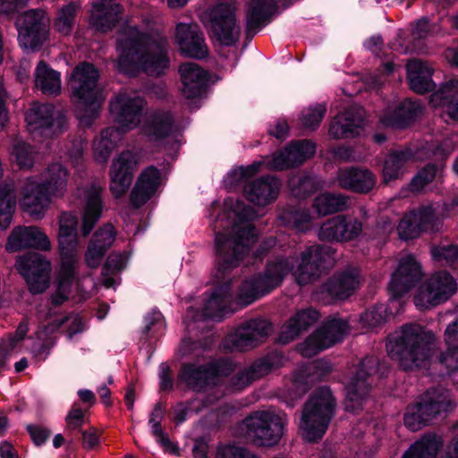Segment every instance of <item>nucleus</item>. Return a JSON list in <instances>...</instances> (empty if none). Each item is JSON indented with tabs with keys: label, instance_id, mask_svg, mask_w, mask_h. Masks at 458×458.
<instances>
[{
	"label": "nucleus",
	"instance_id": "nucleus-1",
	"mask_svg": "<svg viewBox=\"0 0 458 458\" xmlns=\"http://www.w3.org/2000/svg\"><path fill=\"white\" fill-rule=\"evenodd\" d=\"M145 102L134 91H121L110 102L109 110L116 127L103 130L92 142L94 158L106 163L122 135L140 125L150 140H159L175 131L172 115L166 111H152L142 116Z\"/></svg>",
	"mask_w": 458,
	"mask_h": 458
},
{
	"label": "nucleus",
	"instance_id": "nucleus-2",
	"mask_svg": "<svg viewBox=\"0 0 458 458\" xmlns=\"http://www.w3.org/2000/svg\"><path fill=\"white\" fill-rule=\"evenodd\" d=\"M332 259L329 248L312 245L301 253V261L295 269L292 259L277 258L270 260L262 276L242 282L237 294V301L242 306L251 304L279 286L290 272L299 284H308L315 281L325 267L331 265Z\"/></svg>",
	"mask_w": 458,
	"mask_h": 458
},
{
	"label": "nucleus",
	"instance_id": "nucleus-3",
	"mask_svg": "<svg viewBox=\"0 0 458 458\" xmlns=\"http://www.w3.org/2000/svg\"><path fill=\"white\" fill-rule=\"evenodd\" d=\"M166 47V38L159 29L147 30L126 26L117 38V68L130 76L140 70L149 75H159L169 64Z\"/></svg>",
	"mask_w": 458,
	"mask_h": 458
},
{
	"label": "nucleus",
	"instance_id": "nucleus-4",
	"mask_svg": "<svg viewBox=\"0 0 458 458\" xmlns=\"http://www.w3.org/2000/svg\"><path fill=\"white\" fill-rule=\"evenodd\" d=\"M68 171L60 163H54L38 175L29 176L21 186L20 205L34 219H41L51 201V197L64 194Z\"/></svg>",
	"mask_w": 458,
	"mask_h": 458
},
{
	"label": "nucleus",
	"instance_id": "nucleus-5",
	"mask_svg": "<svg viewBox=\"0 0 458 458\" xmlns=\"http://www.w3.org/2000/svg\"><path fill=\"white\" fill-rule=\"evenodd\" d=\"M434 344L431 332L418 324H406L388 336L386 350L404 370H411L426 366Z\"/></svg>",
	"mask_w": 458,
	"mask_h": 458
},
{
	"label": "nucleus",
	"instance_id": "nucleus-6",
	"mask_svg": "<svg viewBox=\"0 0 458 458\" xmlns=\"http://www.w3.org/2000/svg\"><path fill=\"white\" fill-rule=\"evenodd\" d=\"M77 217L72 213H62L59 219L58 243L61 267L57 277V288L52 296V304L61 305L69 297L74 286H78L76 267L79 260Z\"/></svg>",
	"mask_w": 458,
	"mask_h": 458
},
{
	"label": "nucleus",
	"instance_id": "nucleus-7",
	"mask_svg": "<svg viewBox=\"0 0 458 458\" xmlns=\"http://www.w3.org/2000/svg\"><path fill=\"white\" fill-rule=\"evenodd\" d=\"M99 73L89 63L79 64L69 77L72 100L81 125L89 127L98 116L104 97L98 88Z\"/></svg>",
	"mask_w": 458,
	"mask_h": 458
},
{
	"label": "nucleus",
	"instance_id": "nucleus-8",
	"mask_svg": "<svg viewBox=\"0 0 458 458\" xmlns=\"http://www.w3.org/2000/svg\"><path fill=\"white\" fill-rule=\"evenodd\" d=\"M335 401L327 387L316 390L305 403L300 421V432L308 442L323 437L334 417Z\"/></svg>",
	"mask_w": 458,
	"mask_h": 458
},
{
	"label": "nucleus",
	"instance_id": "nucleus-9",
	"mask_svg": "<svg viewBox=\"0 0 458 458\" xmlns=\"http://www.w3.org/2000/svg\"><path fill=\"white\" fill-rule=\"evenodd\" d=\"M454 403L450 393L441 387L427 390L418 402L410 404L403 416L404 425L411 431L426 427L437 415L451 411Z\"/></svg>",
	"mask_w": 458,
	"mask_h": 458
},
{
	"label": "nucleus",
	"instance_id": "nucleus-10",
	"mask_svg": "<svg viewBox=\"0 0 458 458\" xmlns=\"http://www.w3.org/2000/svg\"><path fill=\"white\" fill-rule=\"evenodd\" d=\"M233 231L235 233L233 236L224 233L216 235L217 267L221 273L236 267L256 242L255 228L250 224L234 225Z\"/></svg>",
	"mask_w": 458,
	"mask_h": 458
},
{
	"label": "nucleus",
	"instance_id": "nucleus-11",
	"mask_svg": "<svg viewBox=\"0 0 458 458\" xmlns=\"http://www.w3.org/2000/svg\"><path fill=\"white\" fill-rule=\"evenodd\" d=\"M231 370L232 363L228 360L203 366L187 363L182 366L178 377L189 388L196 392L208 391L209 396L220 393L221 377L227 376Z\"/></svg>",
	"mask_w": 458,
	"mask_h": 458
},
{
	"label": "nucleus",
	"instance_id": "nucleus-12",
	"mask_svg": "<svg viewBox=\"0 0 458 458\" xmlns=\"http://www.w3.org/2000/svg\"><path fill=\"white\" fill-rule=\"evenodd\" d=\"M315 152L316 146L311 141H295L284 150L275 153L271 157H266L260 162H255L246 167H240L239 173L242 177H250L259 171L263 165L269 170H284L301 165L311 157Z\"/></svg>",
	"mask_w": 458,
	"mask_h": 458
},
{
	"label": "nucleus",
	"instance_id": "nucleus-13",
	"mask_svg": "<svg viewBox=\"0 0 458 458\" xmlns=\"http://www.w3.org/2000/svg\"><path fill=\"white\" fill-rule=\"evenodd\" d=\"M286 415L275 410L259 411L242 422L248 437L261 445H273L278 442L284 433Z\"/></svg>",
	"mask_w": 458,
	"mask_h": 458
},
{
	"label": "nucleus",
	"instance_id": "nucleus-14",
	"mask_svg": "<svg viewBox=\"0 0 458 458\" xmlns=\"http://www.w3.org/2000/svg\"><path fill=\"white\" fill-rule=\"evenodd\" d=\"M234 13L233 4L222 3L207 11L202 17L205 26L222 45L232 46L240 37L241 29Z\"/></svg>",
	"mask_w": 458,
	"mask_h": 458
},
{
	"label": "nucleus",
	"instance_id": "nucleus-15",
	"mask_svg": "<svg viewBox=\"0 0 458 458\" xmlns=\"http://www.w3.org/2000/svg\"><path fill=\"white\" fill-rule=\"evenodd\" d=\"M50 19L42 9H31L21 14L15 26L18 39L24 49L35 50L47 39Z\"/></svg>",
	"mask_w": 458,
	"mask_h": 458
},
{
	"label": "nucleus",
	"instance_id": "nucleus-16",
	"mask_svg": "<svg viewBox=\"0 0 458 458\" xmlns=\"http://www.w3.org/2000/svg\"><path fill=\"white\" fill-rule=\"evenodd\" d=\"M349 333L350 327L346 320L335 318L328 319L300 344L299 352L303 357L314 356L342 341Z\"/></svg>",
	"mask_w": 458,
	"mask_h": 458
},
{
	"label": "nucleus",
	"instance_id": "nucleus-17",
	"mask_svg": "<svg viewBox=\"0 0 458 458\" xmlns=\"http://www.w3.org/2000/svg\"><path fill=\"white\" fill-rule=\"evenodd\" d=\"M457 290V284L447 272H437L423 284L414 297L420 310L428 309L448 300Z\"/></svg>",
	"mask_w": 458,
	"mask_h": 458
},
{
	"label": "nucleus",
	"instance_id": "nucleus-18",
	"mask_svg": "<svg viewBox=\"0 0 458 458\" xmlns=\"http://www.w3.org/2000/svg\"><path fill=\"white\" fill-rule=\"evenodd\" d=\"M378 364L377 357H366L355 369V375L345 383L347 411L354 412L361 408L369 391L368 378L376 373Z\"/></svg>",
	"mask_w": 458,
	"mask_h": 458
},
{
	"label": "nucleus",
	"instance_id": "nucleus-19",
	"mask_svg": "<svg viewBox=\"0 0 458 458\" xmlns=\"http://www.w3.org/2000/svg\"><path fill=\"white\" fill-rule=\"evenodd\" d=\"M25 120L31 134L44 137L62 132L65 124L64 114L48 104H34L27 112Z\"/></svg>",
	"mask_w": 458,
	"mask_h": 458
},
{
	"label": "nucleus",
	"instance_id": "nucleus-20",
	"mask_svg": "<svg viewBox=\"0 0 458 458\" xmlns=\"http://www.w3.org/2000/svg\"><path fill=\"white\" fill-rule=\"evenodd\" d=\"M15 267L26 279L32 293H40L48 287L51 264L41 254L32 252L19 256Z\"/></svg>",
	"mask_w": 458,
	"mask_h": 458
},
{
	"label": "nucleus",
	"instance_id": "nucleus-21",
	"mask_svg": "<svg viewBox=\"0 0 458 458\" xmlns=\"http://www.w3.org/2000/svg\"><path fill=\"white\" fill-rule=\"evenodd\" d=\"M284 362V357L278 352H273L264 358L256 360L250 366L231 377L229 388L231 391H240L249 386L252 382L281 368Z\"/></svg>",
	"mask_w": 458,
	"mask_h": 458
},
{
	"label": "nucleus",
	"instance_id": "nucleus-22",
	"mask_svg": "<svg viewBox=\"0 0 458 458\" xmlns=\"http://www.w3.org/2000/svg\"><path fill=\"white\" fill-rule=\"evenodd\" d=\"M139 164L135 153L125 150L117 155L110 166V191L114 198H120L130 188L133 174Z\"/></svg>",
	"mask_w": 458,
	"mask_h": 458
},
{
	"label": "nucleus",
	"instance_id": "nucleus-23",
	"mask_svg": "<svg viewBox=\"0 0 458 458\" xmlns=\"http://www.w3.org/2000/svg\"><path fill=\"white\" fill-rule=\"evenodd\" d=\"M362 232V223L352 216L338 215L324 222L318 236L321 241L346 242L355 240Z\"/></svg>",
	"mask_w": 458,
	"mask_h": 458
},
{
	"label": "nucleus",
	"instance_id": "nucleus-24",
	"mask_svg": "<svg viewBox=\"0 0 458 458\" xmlns=\"http://www.w3.org/2000/svg\"><path fill=\"white\" fill-rule=\"evenodd\" d=\"M421 276L420 264L414 256L406 254L402 257L389 283V291L392 293L391 301H394L409 292L420 280Z\"/></svg>",
	"mask_w": 458,
	"mask_h": 458
},
{
	"label": "nucleus",
	"instance_id": "nucleus-25",
	"mask_svg": "<svg viewBox=\"0 0 458 458\" xmlns=\"http://www.w3.org/2000/svg\"><path fill=\"white\" fill-rule=\"evenodd\" d=\"M270 329V324L267 320L253 319L245 326L238 327L233 334L227 337L226 341L232 351H245L261 342Z\"/></svg>",
	"mask_w": 458,
	"mask_h": 458
},
{
	"label": "nucleus",
	"instance_id": "nucleus-26",
	"mask_svg": "<svg viewBox=\"0 0 458 458\" xmlns=\"http://www.w3.org/2000/svg\"><path fill=\"white\" fill-rule=\"evenodd\" d=\"M48 250L51 243L47 234L37 226H17L10 233L5 250L16 252L23 249Z\"/></svg>",
	"mask_w": 458,
	"mask_h": 458
},
{
	"label": "nucleus",
	"instance_id": "nucleus-27",
	"mask_svg": "<svg viewBox=\"0 0 458 458\" xmlns=\"http://www.w3.org/2000/svg\"><path fill=\"white\" fill-rule=\"evenodd\" d=\"M435 210L431 206L422 207L405 215L397 227L403 240L417 238L424 231L434 230Z\"/></svg>",
	"mask_w": 458,
	"mask_h": 458
},
{
	"label": "nucleus",
	"instance_id": "nucleus-28",
	"mask_svg": "<svg viewBox=\"0 0 458 458\" xmlns=\"http://www.w3.org/2000/svg\"><path fill=\"white\" fill-rule=\"evenodd\" d=\"M175 39L180 50L187 56L203 58L208 54L203 34L196 23H178Z\"/></svg>",
	"mask_w": 458,
	"mask_h": 458
},
{
	"label": "nucleus",
	"instance_id": "nucleus-29",
	"mask_svg": "<svg viewBox=\"0 0 458 458\" xmlns=\"http://www.w3.org/2000/svg\"><path fill=\"white\" fill-rule=\"evenodd\" d=\"M331 369L332 368L329 362L320 360L310 362L296 370L289 379L292 385L289 395L292 400L300 398L308 390L313 381L321 379V377L329 373Z\"/></svg>",
	"mask_w": 458,
	"mask_h": 458
},
{
	"label": "nucleus",
	"instance_id": "nucleus-30",
	"mask_svg": "<svg viewBox=\"0 0 458 458\" xmlns=\"http://www.w3.org/2000/svg\"><path fill=\"white\" fill-rule=\"evenodd\" d=\"M232 295L228 284L218 286L210 294L206 301L201 313L193 314V309L187 310V317L194 320L202 318H209L216 321H220L229 313V304L231 303Z\"/></svg>",
	"mask_w": 458,
	"mask_h": 458
},
{
	"label": "nucleus",
	"instance_id": "nucleus-31",
	"mask_svg": "<svg viewBox=\"0 0 458 458\" xmlns=\"http://www.w3.org/2000/svg\"><path fill=\"white\" fill-rule=\"evenodd\" d=\"M458 140H445L441 146L437 147L433 152V158L439 162L438 165H428L418 172L410 183V189L412 191H420L424 187L432 182L437 174L444 168L442 161L445 160L454 149Z\"/></svg>",
	"mask_w": 458,
	"mask_h": 458
},
{
	"label": "nucleus",
	"instance_id": "nucleus-32",
	"mask_svg": "<svg viewBox=\"0 0 458 458\" xmlns=\"http://www.w3.org/2000/svg\"><path fill=\"white\" fill-rule=\"evenodd\" d=\"M364 110L357 106H352L343 114L336 115L329 127V135L335 139L354 137L363 125Z\"/></svg>",
	"mask_w": 458,
	"mask_h": 458
},
{
	"label": "nucleus",
	"instance_id": "nucleus-33",
	"mask_svg": "<svg viewBox=\"0 0 458 458\" xmlns=\"http://www.w3.org/2000/svg\"><path fill=\"white\" fill-rule=\"evenodd\" d=\"M103 190L104 188L99 184H91L83 190L84 208L81 231L84 236L89 234L101 216Z\"/></svg>",
	"mask_w": 458,
	"mask_h": 458
},
{
	"label": "nucleus",
	"instance_id": "nucleus-34",
	"mask_svg": "<svg viewBox=\"0 0 458 458\" xmlns=\"http://www.w3.org/2000/svg\"><path fill=\"white\" fill-rule=\"evenodd\" d=\"M434 108L442 109L440 115L445 119L458 121V80L454 79L441 85L430 96L429 100Z\"/></svg>",
	"mask_w": 458,
	"mask_h": 458
},
{
	"label": "nucleus",
	"instance_id": "nucleus-35",
	"mask_svg": "<svg viewBox=\"0 0 458 458\" xmlns=\"http://www.w3.org/2000/svg\"><path fill=\"white\" fill-rule=\"evenodd\" d=\"M161 184L160 171L150 165L144 169L137 179L131 192V202L135 208L144 205L157 191Z\"/></svg>",
	"mask_w": 458,
	"mask_h": 458
},
{
	"label": "nucleus",
	"instance_id": "nucleus-36",
	"mask_svg": "<svg viewBox=\"0 0 458 458\" xmlns=\"http://www.w3.org/2000/svg\"><path fill=\"white\" fill-rule=\"evenodd\" d=\"M116 232L111 224L99 227L93 234L85 254V260L89 267H98L106 250L114 242Z\"/></svg>",
	"mask_w": 458,
	"mask_h": 458
},
{
	"label": "nucleus",
	"instance_id": "nucleus-37",
	"mask_svg": "<svg viewBox=\"0 0 458 458\" xmlns=\"http://www.w3.org/2000/svg\"><path fill=\"white\" fill-rule=\"evenodd\" d=\"M182 94L185 98H199L208 81L207 72L195 63H185L179 68Z\"/></svg>",
	"mask_w": 458,
	"mask_h": 458
},
{
	"label": "nucleus",
	"instance_id": "nucleus-38",
	"mask_svg": "<svg viewBox=\"0 0 458 458\" xmlns=\"http://www.w3.org/2000/svg\"><path fill=\"white\" fill-rule=\"evenodd\" d=\"M338 185L345 190L367 193L376 183L375 175L367 169L344 168L340 169L336 175Z\"/></svg>",
	"mask_w": 458,
	"mask_h": 458
},
{
	"label": "nucleus",
	"instance_id": "nucleus-39",
	"mask_svg": "<svg viewBox=\"0 0 458 458\" xmlns=\"http://www.w3.org/2000/svg\"><path fill=\"white\" fill-rule=\"evenodd\" d=\"M422 110L420 102L406 99L400 105L389 106L380 116V122L387 127L403 128L407 126Z\"/></svg>",
	"mask_w": 458,
	"mask_h": 458
},
{
	"label": "nucleus",
	"instance_id": "nucleus-40",
	"mask_svg": "<svg viewBox=\"0 0 458 458\" xmlns=\"http://www.w3.org/2000/svg\"><path fill=\"white\" fill-rule=\"evenodd\" d=\"M360 284L359 270L352 268L332 276L323 285V291L334 298L344 300L352 295Z\"/></svg>",
	"mask_w": 458,
	"mask_h": 458
},
{
	"label": "nucleus",
	"instance_id": "nucleus-41",
	"mask_svg": "<svg viewBox=\"0 0 458 458\" xmlns=\"http://www.w3.org/2000/svg\"><path fill=\"white\" fill-rule=\"evenodd\" d=\"M122 6L115 0H99L92 4L91 23L96 30H112L120 19Z\"/></svg>",
	"mask_w": 458,
	"mask_h": 458
},
{
	"label": "nucleus",
	"instance_id": "nucleus-42",
	"mask_svg": "<svg viewBox=\"0 0 458 458\" xmlns=\"http://www.w3.org/2000/svg\"><path fill=\"white\" fill-rule=\"evenodd\" d=\"M406 69L410 88L414 92L424 94L434 89L436 86L432 80L434 69L430 64L414 59L408 62Z\"/></svg>",
	"mask_w": 458,
	"mask_h": 458
},
{
	"label": "nucleus",
	"instance_id": "nucleus-43",
	"mask_svg": "<svg viewBox=\"0 0 458 458\" xmlns=\"http://www.w3.org/2000/svg\"><path fill=\"white\" fill-rule=\"evenodd\" d=\"M276 9L274 0H250L247 13V33L256 34L269 21Z\"/></svg>",
	"mask_w": 458,
	"mask_h": 458
},
{
	"label": "nucleus",
	"instance_id": "nucleus-44",
	"mask_svg": "<svg viewBox=\"0 0 458 458\" xmlns=\"http://www.w3.org/2000/svg\"><path fill=\"white\" fill-rule=\"evenodd\" d=\"M278 191V180L275 177H266L246 185L244 194L250 202L258 206H266L276 199Z\"/></svg>",
	"mask_w": 458,
	"mask_h": 458
},
{
	"label": "nucleus",
	"instance_id": "nucleus-45",
	"mask_svg": "<svg viewBox=\"0 0 458 458\" xmlns=\"http://www.w3.org/2000/svg\"><path fill=\"white\" fill-rule=\"evenodd\" d=\"M318 318V313L314 309L309 308L299 310L282 327L278 340L282 344H287L294 340L302 331L307 330Z\"/></svg>",
	"mask_w": 458,
	"mask_h": 458
},
{
	"label": "nucleus",
	"instance_id": "nucleus-46",
	"mask_svg": "<svg viewBox=\"0 0 458 458\" xmlns=\"http://www.w3.org/2000/svg\"><path fill=\"white\" fill-rule=\"evenodd\" d=\"M35 85L46 95L56 96L61 92V74L45 61H40L35 70Z\"/></svg>",
	"mask_w": 458,
	"mask_h": 458
},
{
	"label": "nucleus",
	"instance_id": "nucleus-47",
	"mask_svg": "<svg viewBox=\"0 0 458 458\" xmlns=\"http://www.w3.org/2000/svg\"><path fill=\"white\" fill-rule=\"evenodd\" d=\"M444 338L447 350L440 356L439 362L448 373L458 371V318L447 326Z\"/></svg>",
	"mask_w": 458,
	"mask_h": 458
},
{
	"label": "nucleus",
	"instance_id": "nucleus-48",
	"mask_svg": "<svg viewBox=\"0 0 458 458\" xmlns=\"http://www.w3.org/2000/svg\"><path fill=\"white\" fill-rule=\"evenodd\" d=\"M411 156L409 149L390 153L383 167L384 182L388 183L403 176L406 170V164L411 158Z\"/></svg>",
	"mask_w": 458,
	"mask_h": 458
},
{
	"label": "nucleus",
	"instance_id": "nucleus-49",
	"mask_svg": "<svg viewBox=\"0 0 458 458\" xmlns=\"http://www.w3.org/2000/svg\"><path fill=\"white\" fill-rule=\"evenodd\" d=\"M350 205V199L347 196L328 192L318 195L313 202V208L319 216L344 211Z\"/></svg>",
	"mask_w": 458,
	"mask_h": 458
},
{
	"label": "nucleus",
	"instance_id": "nucleus-50",
	"mask_svg": "<svg viewBox=\"0 0 458 458\" xmlns=\"http://www.w3.org/2000/svg\"><path fill=\"white\" fill-rule=\"evenodd\" d=\"M442 445L436 435H425L405 452L402 458H436Z\"/></svg>",
	"mask_w": 458,
	"mask_h": 458
},
{
	"label": "nucleus",
	"instance_id": "nucleus-51",
	"mask_svg": "<svg viewBox=\"0 0 458 458\" xmlns=\"http://www.w3.org/2000/svg\"><path fill=\"white\" fill-rule=\"evenodd\" d=\"M16 205V195L13 183L0 187V228L6 229L13 218Z\"/></svg>",
	"mask_w": 458,
	"mask_h": 458
},
{
	"label": "nucleus",
	"instance_id": "nucleus-52",
	"mask_svg": "<svg viewBox=\"0 0 458 458\" xmlns=\"http://www.w3.org/2000/svg\"><path fill=\"white\" fill-rule=\"evenodd\" d=\"M11 156L20 169H30L35 164L36 150L27 142L17 140L13 144Z\"/></svg>",
	"mask_w": 458,
	"mask_h": 458
},
{
	"label": "nucleus",
	"instance_id": "nucleus-53",
	"mask_svg": "<svg viewBox=\"0 0 458 458\" xmlns=\"http://www.w3.org/2000/svg\"><path fill=\"white\" fill-rule=\"evenodd\" d=\"M279 218L284 225L301 232L308 230L312 220L307 209L284 210Z\"/></svg>",
	"mask_w": 458,
	"mask_h": 458
},
{
	"label": "nucleus",
	"instance_id": "nucleus-54",
	"mask_svg": "<svg viewBox=\"0 0 458 458\" xmlns=\"http://www.w3.org/2000/svg\"><path fill=\"white\" fill-rule=\"evenodd\" d=\"M77 6L70 3L64 5L57 13L54 22L55 29L63 35H69L74 25Z\"/></svg>",
	"mask_w": 458,
	"mask_h": 458
},
{
	"label": "nucleus",
	"instance_id": "nucleus-55",
	"mask_svg": "<svg viewBox=\"0 0 458 458\" xmlns=\"http://www.w3.org/2000/svg\"><path fill=\"white\" fill-rule=\"evenodd\" d=\"M431 255L435 261L449 266L458 264L457 245H439L432 247Z\"/></svg>",
	"mask_w": 458,
	"mask_h": 458
},
{
	"label": "nucleus",
	"instance_id": "nucleus-56",
	"mask_svg": "<svg viewBox=\"0 0 458 458\" xmlns=\"http://www.w3.org/2000/svg\"><path fill=\"white\" fill-rule=\"evenodd\" d=\"M289 184L293 194L300 198H304L316 190L315 180L309 175H293L290 179Z\"/></svg>",
	"mask_w": 458,
	"mask_h": 458
},
{
	"label": "nucleus",
	"instance_id": "nucleus-57",
	"mask_svg": "<svg viewBox=\"0 0 458 458\" xmlns=\"http://www.w3.org/2000/svg\"><path fill=\"white\" fill-rule=\"evenodd\" d=\"M326 110V106L322 104H317L305 109L301 116L302 125L307 129L315 130L320 124Z\"/></svg>",
	"mask_w": 458,
	"mask_h": 458
},
{
	"label": "nucleus",
	"instance_id": "nucleus-58",
	"mask_svg": "<svg viewBox=\"0 0 458 458\" xmlns=\"http://www.w3.org/2000/svg\"><path fill=\"white\" fill-rule=\"evenodd\" d=\"M201 398L198 397L189 403H180L174 409V420L177 424L182 423L186 418L192 412H198L208 406V403H202L199 404Z\"/></svg>",
	"mask_w": 458,
	"mask_h": 458
},
{
	"label": "nucleus",
	"instance_id": "nucleus-59",
	"mask_svg": "<svg viewBox=\"0 0 458 458\" xmlns=\"http://www.w3.org/2000/svg\"><path fill=\"white\" fill-rule=\"evenodd\" d=\"M384 312L385 310L383 307H376L366 310L360 317V323L363 327L374 328L384 321Z\"/></svg>",
	"mask_w": 458,
	"mask_h": 458
},
{
	"label": "nucleus",
	"instance_id": "nucleus-60",
	"mask_svg": "<svg viewBox=\"0 0 458 458\" xmlns=\"http://www.w3.org/2000/svg\"><path fill=\"white\" fill-rule=\"evenodd\" d=\"M216 458H257L254 454L242 447L225 445L218 449Z\"/></svg>",
	"mask_w": 458,
	"mask_h": 458
},
{
	"label": "nucleus",
	"instance_id": "nucleus-61",
	"mask_svg": "<svg viewBox=\"0 0 458 458\" xmlns=\"http://www.w3.org/2000/svg\"><path fill=\"white\" fill-rule=\"evenodd\" d=\"M85 423V411L73 406L66 416V424L69 429H78Z\"/></svg>",
	"mask_w": 458,
	"mask_h": 458
},
{
	"label": "nucleus",
	"instance_id": "nucleus-62",
	"mask_svg": "<svg viewBox=\"0 0 458 458\" xmlns=\"http://www.w3.org/2000/svg\"><path fill=\"white\" fill-rule=\"evenodd\" d=\"M100 434L101 432L96 428H90L88 430L82 431V446L87 450L97 448L100 444Z\"/></svg>",
	"mask_w": 458,
	"mask_h": 458
},
{
	"label": "nucleus",
	"instance_id": "nucleus-63",
	"mask_svg": "<svg viewBox=\"0 0 458 458\" xmlns=\"http://www.w3.org/2000/svg\"><path fill=\"white\" fill-rule=\"evenodd\" d=\"M394 225L390 221L377 223L373 232V240L377 243L385 242L390 234L394 232Z\"/></svg>",
	"mask_w": 458,
	"mask_h": 458
},
{
	"label": "nucleus",
	"instance_id": "nucleus-64",
	"mask_svg": "<svg viewBox=\"0 0 458 458\" xmlns=\"http://www.w3.org/2000/svg\"><path fill=\"white\" fill-rule=\"evenodd\" d=\"M165 327L164 317L161 312L154 310L146 317V331L162 330Z\"/></svg>",
	"mask_w": 458,
	"mask_h": 458
}]
</instances>
